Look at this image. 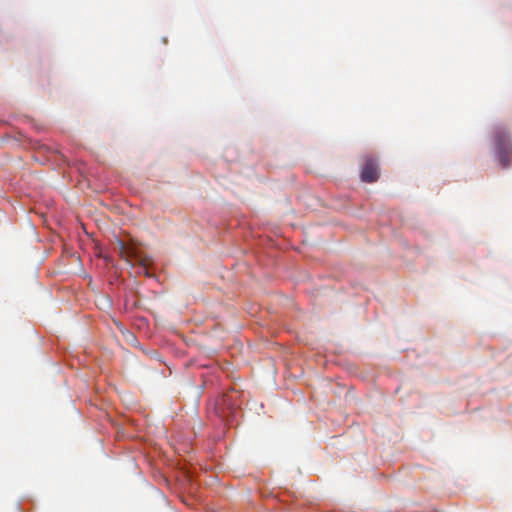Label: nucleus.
<instances>
[{"instance_id":"1","label":"nucleus","mask_w":512,"mask_h":512,"mask_svg":"<svg viewBox=\"0 0 512 512\" xmlns=\"http://www.w3.org/2000/svg\"><path fill=\"white\" fill-rule=\"evenodd\" d=\"M494 150L500 165L508 167L512 162V141L504 127H497L493 133Z\"/></svg>"},{"instance_id":"2","label":"nucleus","mask_w":512,"mask_h":512,"mask_svg":"<svg viewBox=\"0 0 512 512\" xmlns=\"http://www.w3.org/2000/svg\"><path fill=\"white\" fill-rule=\"evenodd\" d=\"M378 178L379 167L376 159L372 156H366L361 170V180L371 183L377 181Z\"/></svg>"},{"instance_id":"3","label":"nucleus","mask_w":512,"mask_h":512,"mask_svg":"<svg viewBox=\"0 0 512 512\" xmlns=\"http://www.w3.org/2000/svg\"><path fill=\"white\" fill-rule=\"evenodd\" d=\"M118 245H119V250H120V256L123 259L129 260L130 258L133 257L134 251L132 248L126 247L125 243L122 241H119Z\"/></svg>"}]
</instances>
